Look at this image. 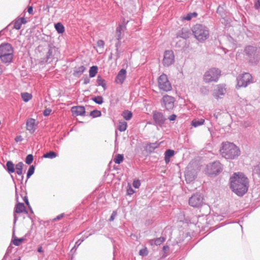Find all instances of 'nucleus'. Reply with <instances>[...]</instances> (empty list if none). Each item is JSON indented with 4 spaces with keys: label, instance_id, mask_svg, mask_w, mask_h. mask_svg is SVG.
<instances>
[{
    "label": "nucleus",
    "instance_id": "nucleus-1",
    "mask_svg": "<svg viewBox=\"0 0 260 260\" xmlns=\"http://www.w3.org/2000/svg\"><path fill=\"white\" fill-rule=\"evenodd\" d=\"M230 184L234 192L239 196H242L248 190V180L243 173H234L230 178Z\"/></svg>",
    "mask_w": 260,
    "mask_h": 260
},
{
    "label": "nucleus",
    "instance_id": "nucleus-2",
    "mask_svg": "<svg viewBox=\"0 0 260 260\" xmlns=\"http://www.w3.org/2000/svg\"><path fill=\"white\" fill-rule=\"evenodd\" d=\"M221 154L226 159H234L240 153L239 149L233 143H222V148L220 150Z\"/></svg>",
    "mask_w": 260,
    "mask_h": 260
},
{
    "label": "nucleus",
    "instance_id": "nucleus-3",
    "mask_svg": "<svg viewBox=\"0 0 260 260\" xmlns=\"http://www.w3.org/2000/svg\"><path fill=\"white\" fill-rule=\"evenodd\" d=\"M13 48L9 43H4L0 45V59L5 64L12 62L13 58Z\"/></svg>",
    "mask_w": 260,
    "mask_h": 260
},
{
    "label": "nucleus",
    "instance_id": "nucleus-4",
    "mask_svg": "<svg viewBox=\"0 0 260 260\" xmlns=\"http://www.w3.org/2000/svg\"><path fill=\"white\" fill-rule=\"evenodd\" d=\"M191 30L194 37L200 42L204 41L209 38V29L203 24H197L192 26Z\"/></svg>",
    "mask_w": 260,
    "mask_h": 260
},
{
    "label": "nucleus",
    "instance_id": "nucleus-5",
    "mask_svg": "<svg viewBox=\"0 0 260 260\" xmlns=\"http://www.w3.org/2000/svg\"><path fill=\"white\" fill-rule=\"evenodd\" d=\"M245 51L249 57V62L255 64L260 59V47L249 46L245 48Z\"/></svg>",
    "mask_w": 260,
    "mask_h": 260
},
{
    "label": "nucleus",
    "instance_id": "nucleus-6",
    "mask_svg": "<svg viewBox=\"0 0 260 260\" xmlns=\"http://www.w3.org/2000/svg\"><path fill=\"white\" fill-rule=\"evenodd\" d=\"M220 71L216 68H211L204 75V80L206 83L217 82L220 76Z\"/></svg>",
    "mask_w": 260,
    "mask_h": 260
},
{
    "label": "nucleus",
    "instance_id": "nucleus-7",
    "mask_svg": "<svg viewBox=\"0 0 260 260\" xmlns=\"http://www.w3.org/2000/svg\"><path fill=\"white\" fill-rule=\"evenodd\" d=\"M158 85L160 90L168 92L172 89V85L167 75L162 74L157 79Z\"/></svg>",
    "mask_w": 260,
    "mask_h": 260
},
{
    "label": "nucleus",
    "instance_id": "nucleus-8",
    "mask_svg": "<svg viewBox=\"0 0 260 260\" xmlns=\"http://www.w3.org/2000/svg\"><path fill=\"white\" fill-rule=\"evenodd\" d=\"M189 205L194 208H200L204 204V199L201 193H196L191 196L188 200Z\"/></svg>",
    "mask_w": 260,
    "mask_h": 260
},
{
    "label": "nucleus",
    "instance_id": "nucleus-9",
    "mask_svg": "<svg viewBox=\"0 0 260 260\" xmlns=\"http://www.w3.org/2000/svg\"><path fill=\"white\" fill-rule=\"evenodd\" d=\"M222 168L221 164L218 161L208 164L206 169V173L208 175H217L221 172Z\"/></svg>",
    "mask_w": 260,
    "mask_h": 260
},
{
    "label": "nucleus",
    "instance_id": "nucleus-10",
    "mask_svg": "<svg viewBox=\"0 0 260 260\" xmlns=\"http://www.w3.org/2000/svg\"><path fill=\"white\" fill-rule=\"evenodd\" d=\"M252 76L248 73L240 75L237 78V85L239 87H246L251 82Z\"/></svg>",
    "mask_w": 260,
    "mask_h": 260
},
{
    "label": "nucleus",
    "instance_id": "nucleus-11",
    "mask_svg": "<svg viewBox=\"0 0 260 260\" xmlns=\"http://www.w3.org/2000/svg\"><path fill=\"white\" fill-rule=\"evenodd\" d=\"M175 61L174 55L173 51L166 50L164 55L162 63L165 67H169L172 65Z\"/></svg>",
    "mask_w": 260,
    "mask_h": 260
},
{
    "label": "nucleus",
    "instance_id": "nucleus-12",
    "mask_svg": "<svg viewBox=\"0 0 260 260\" xmlns=\"http://www.w3.org/2000/svg\"><path fill=\"white\" fill-rule=\"evenodd\" d=\"M162 105L165 107L166 110H170L173 109L174 107V98L171 96L166 95L162 99Z\"/></svg>",
    "mask_w": 260,
    "mask_h": 260
},
{
    "label": "nucleus",
    "instance_id": "nucleus-13",
    "mask_svg": "<svg viewBox=\"0 0 260 260\" xmlns=\"http://www.w3.org/2000/svg\"><path fill=\"white\" fill-rule=\"evenodd\" d=\"M153 119L155 125L162 126L164 124L166 118L162 113L154 111L153 114Z\"/></svg>",
    "mask_w": 260,
    "mask_h": 260
},
{
    "label": "nucleus",
    "instance_id": "nucleus-14",
    "mask_svg": "<svg viewBox=\"0 0 260 260\" xmlns=\"http://www.w3.org/2000/svg\"><path fill=\"white\" fill-rule=\"evenodd\" d=\"M26 213L27 212L26 210V208L23 203H17L15 207V210L14 213V224L15 225L18 217L16 215V213Z\"/></svg>",
    "mask_w": 260,
    "mask_h": 260
},
{
    "label": "nucleus",
    "instance_id": "nucleus-15",
    "mask_svg": "<svg viewBox=\"0 0 260 260\" xmlns=\"http://www.w3.org/2000/svg\"><path fill=\"white\" fill-rule=\"evenodd\" d=\"M226 92L225 85L224 84H219L216 86L214 91V96L218 99L220 96L224 95Z\"/></svg>",
    "mask_w": 260,
    "mask_h": 260
},
{
    "label": "nucleus",
    "instance_id": "nucleus-16",
    "mask_svg": "<svg viewBox=\"0 0 260 260\" xmlns=\"http://www.w3.org/2000/svg\"><path fill=\"white\" fill-rule=\"evenodd\" d=\"M126 77V71L125 69H121L118 73L115 80V82L117 84H122Z\"/></svg>",
    "mask_w": 260,
    "mask_h": 260
},
{
    "label": "nucleus",
    "instance_id": "nucleus-17",
    "mask_svg": "<svg viewBox=\"0 0 260 260\" xmlns=\"http://www.w3.org/2000/svg\"><path fill=\"white\" fill-rule=\"evenodd\" d=\"M126 29V26L124 24H119L116 29L115 37L117 40H121L122 39L121 34Z\"/></svg>",
    "mask_w": 260,
    "mask_h": 260
},
{
    "label": "nucleus",
    "instance_id": "nucleus-18",
    "mask_svg": "<svg viewBox=\"0 0 260 260\" xmlns=\"http://www.w3.org/2000/svg\"><path fill=\"white\" fill-rule=\"evenodd\" d=\"M36 125L35 124V120L32 118H30L27 120L26 122V129L31 134L35 132L36 129Z\"/></svg>",
    "mask_w": 260,
    "mask_h": 260
},
{
    "label": "nucleus",
    "instance_id": "nucleus-19",
    "mask_svg": "<svg viewBox=\"0 0 260 260\" xmlns=\"http://www.w3.org/2000/svg\"><path fill=\"white\" fill-rule=\"evenodd\" d=\"M190 34V33L188 28H182L177 32V37L186 39L189 37Z\"/></svg>",
    "mask_w": 260,
    "mask_h": 260
},
{
    "label": "nucleus",
    "instance_id": "nucleus-20",
    "mask_svg": "<svg viewBox=\"0 0 260 260\" xmlns=\"http://www.w3.org/2000/svg\"><path fill=\"white\" fill-rule=\"evenodd\" d=\"M72 112L76 115H83L85 112L83 106H74L72 108Z\"/></svg>",
    "mask_w": 260,
    "mask_h": 260
},
{
    "label": "nucleus",
    "instance_id": "nucleus-21",
    "mask_svg": "<svg viewBox=\"0 0 260 260\" xmlns=\"http://www.w3.org/2000/svg\"><path fill=\"white\" fill-rule=\"evenodd\" d=\"M166 239L163 237H160L159 238H157L154 239H151L149 241V243L151 245H160L162 244L165 241Z\"/></svg>",
    "mask_w": 260,
    "mask_h": 260
},
{
    "label": "nucleus",
    "instance_id": "nucleus-22",
    "mask_svg": "<svg viewBox=\"0 0 260 260\" xmlns=\"http://www.w3.org/2000/svg\"><path fill=\"white\" fill-rule=\"evenodd\" d=\"M55 50V48L51 45L48 46V50L46 54V57L45 58V62H48L49 59H51L53 58V52Z\"/></svg>",
    "mask_w": 260,
    "mask_h": 260
},
{
    "label": "nucleus",
    "instance_id": "nucleus-23",
    "mask_svg": "<svg viewBox=\"0 0 260 260\" xmlns=\"http://www.w3.org/2000/svg\"><path fill=\"white\" fill-rule=\"evenodd\" d=\"M174 151L171 149H168L166 151L165 153V160L167 164L170 161V158L174 155Z\"/></svg>",
    "mask_w": 260,
    "mask_h": 260
},
{
    "label": "nucleus",
    "instance_id": "nucleus-24",
    "mask_svg": "<svg viewBox=\"0 0 260 260\" xmlns=\"http://www.w3.org/2000/svg\"><path fill=\"white\" fill-rule=\"evenodd\" d=\"M205 122L204 119L203 118H195L191 121V125L194 127H197L204 124Z\"/></svg>",
    "mask_w": 260,
    "mask_h": 260
},
{
    "label": "nucleus",
    "instance_id": "nucleus-25",
    "mask_svg": "<svg viewBox=\"0 0 260 260\" xmlns=\"http://www.w3.org/2000/svg\"><path fill=\"white\" fill-rule=\"evenodd\" d=\"M86 68L84 66L76 68L74 71L73 75L75 76H80L85 71Z\"/></svg>",
    "mask_w": 260,
    "mask_h": 260
},
{
    "label": "nucleus",
    "instance_id": "nucleus-26",
    "mask_svg": "<svg viewBox=\"0 0 260 260\" xmlns=\"http://www.w3.org/2000/svg\"><path fill=\"white\" fill-rule=\"evenodd\" d=\"M7 170L9 173L15 172L14 165L11 161H8L6 163Z\"/></svg>",
    "mask_w": 260,
    "mask_h": 260
},
{
    "label": "nucleus",
    "instance_id": "nucleus-27",
    "mask_svg": "<svg viewBox=\"0 0 260 260\" xmlns=\"http://www.w3.org/2000/svg\"><path fill=\"white\" fill-rule=\"evenodd\" d=\"M96 82L99 86H102L104 90L106 89V84L105 80L103 79L100 76L98 77Z\"/></svg>",
    "mask_w": 260,
    "mask_h": 260
},
{
    "label": "nucleus",
    "instance_id": "nucleus-28",
    "mask_svg": "<svg viewBox=\"0 0 260 260\" xmlns=\"http://www.w3.org/2000/svg\"><path fill=\"white\" fill-rule=\"evenodd\" d=\"M122 115L126 120H129L132 118L133 116V113L132 112L128 110H125L123 112Z\"/></svg>",
    "mask_w": 260,
    "mask_h": 260
},
{
    "label": "nucleus",
    "instance_id": "nucleus-29",
    "mask_svg": "<svg viewBox=\"0 0 260 260\" xmlns=\"http://www.w3.org/2000/svg\"><path fill=\"white\" fill-rule=\"evenodd\" d=\"M55 28L59 34H62L64 31V27L60 22L57 23L55 24Z\"/></svg>",
    "mask_w": 260,
    "mask_h": 260
},
{
    "label": "nucleus",
    "instance_id": "nucleus-30",
    "mask_svg": "<svg viewBox=\"0 0 260 260\" xmlns=\"http://www.w3.org/2000/svg\"><path fill=\"white\" fill-rule=\"evenodd\" d=\"M24 164L22 162H19L16 165V173L19 175H22V169Z\"/></svg>",
    "mask_w": 260,
    "mask_h": 260
},
{
    "label": "nucleus",
    "instance_id": "nucleus-31",
    "mask_svg": "<svg viewBox=\"0 0 260 260\" xmlns=\"http://www.w3.org/2000/svg\"><path fill=\"white\" fill-rule=\"evenodd\" d=\"M98 68L97 66L91 67L89 71V76L91 78L94 77L98 73Z\"/></svg>",
    "mask_w": 260,
    "mask_h": 260
},
{
    "label": "nucleus",
    "instance_id": "nucleus-32",
    "mask_svg": "<svg viewBox=\"0 0 260 260\" xmlns=\"http://www.w3.org/2000/svg\"><path fill=\"white\" fill-rule=\"evenodd\" d=\"M21 95L22 100L25 102H27L32 98V95L28 92L21 93Z\"/></svg>",
    "mask_w": 260,
    "mask_h": 260
},
{
    "label": "nucleus",
    "instance_id": "nucleus-33",
    "mask_svg": "<svg viewBox=\"0 0 260 260\" xmlns=\"http://www.w3.org/2000/svg\"><path fill=\"white\" fill-rule=\"evenodd\" d=\"M57 156V154L53 151H49L43 155V157L44 158H54Z\"/></svg>",
    "mask_w": 260,
    "mask_h": 260
},
{
    "label": "nucleus",
    "instance_id": "nucleus-34",
    "mask_svg": "<svg viewBox=\"0 0 260 260\" xmlns=\"http://www.w3.org/2000/svg\"><path fill=\"white\" fill-rule=\"evenodd\" d=\"M127 123L125 121L120 122L118 125V129L120 132H124L126 129Z\"/></svg>",
    "mask_w": 260,
    "mask_h": 260
},
{
    "label": "nucleus",
    "instance_id": "nucleus-35",
    "mask_svg": "<svg viewBox=\"0 0 260 260\" xmlns=\"http://www.w3.org/2000/svg\"><path fill=\"white\" fill-rule=\"evenodd\" d=\"M91 234H89V235L84 236L79 239L76 243L74 247L73 248L72 250L74 249V248H76V249L85 240V239L87 238L89 236H90Z\"/></svg>",
    "mask_w": 260,
    "mask_h": 260
},
{
    "label": "nucleus",
    "instance_id": "nucleus-36",
    "mask_svg": "<svg viewBox=\"0 0 260 260\" xmlns=\"http://www.w3.org/2000/svg\"><path fill=\"white\" fill-rule=\"evenodd\" d=\"M123 160V156L122 154H117L114 159V161L117 164H120Z\"/></svg>",
    "mask_w": 260,
    "mask_h": 260
},
{
    "label": "nucleus",
    "instance_id": "nucleus-37",
    "mask_svg": "<svg viewBox=\"0 0 260 260\" xmlns=\"http://www.w3.org/2000/svg\"><path fill=\"white\" fill-rule=\"evenodd\" d=\"M253 174H256L260 177V162L258 163L255 166H254L253 170Z\"/></svg>",
    "mask_w": 260,
    "mask_h": 260
},
{
    "label": "nucleus",
    "instance_id": "nucleus-38",
    "mask_svg": "<svg viewBox=\"0 0 260 260\" xmlns=\"http://www.w3.org/2000/svg\"><path fill=\"white\" fill-rule=\"evenodd\" d=\"M90 115L93 118L100 117L101 115V112L98 110H94L90 112Z\"/></svg>",
    "mask_w": 260,
    "mask_h": 260
},
{
    "label": "nucleus",
    "instance_id": "nucleus-39",
    "mask_svg": "<svg viewBox=\"0 0 260 260\" xmlns=\"http://www.w3.org/2000/svg\"><path fill=\"white\" fill-rule=\"evenodd\" d=\"M92 100L96 104L101 105L103 103V98L101 96H96L92 98Z\"/></svg>",
    "mask_w": 260,
    "mask_h": 260
},
{
    "label": "nucleus",
    "instance_id": "nucleus-40",
    "mask_svg": "<svg viewBox=\"0 0 260 260\" xmlns=\"http://www.w3.org/2000/svg\"><path fill=\"white\" fill-rule=\"evenodd\" d=\"M197 16V13L196 12L191 13L187 14L184 18L183 19L186 20H190L193 17H196Z\"/></svg>",
    "mask_w": 260,
    "mask_h": 260
},
{
    "label": "nucleus",
    "instance_id": "nucleus-41",
    "mask_svg": "<svg viewBox=\"0 0 260 260\" xmlns=\"http://www.w3.org/2000/svg\"><path fill=\"white\" fill-rule=\"evenodd\" d=\"M35 172V166L33 165L30 166L27 173V179H28Z\"/></svg>",
    "mask_w": 260,
    "mask_h": 260
},
{
    "label": "nucleus",
    "instance_id": "nucleus-42",
    "mask_svg": "<svg viewBox=\"0 0 260 260\" xmlns=\"http://www.w3.org/2000/svg\"><path fill=\"white\" fill-rule=\"evenodd\" d=\"M23 238H15L13 240V243L16 246H19L21 243L23 241Z\"/></svg>",
    "mask_w": 260,
    "mask_h": 260
},
{
    "label": "nucleus",
    "instance_id": "nucleus-43",
    "mask_svg": "<svg viewBox=\"0 0 260 260\" xmlns=\"http://www.w3.org/2000/svg\"><path fill=\"white\" fill-rule=\"evenodd\" d=\"M33 155L32 154H28L26 156L25 158V162L28 165H30L33 161Z\"/></svg>",
    "mask_w": 260,
    "mask_h": 260
},
{
    "label": "nucleus",
    "instance_id": "nucleus-44",
    "mask_svg": "<svg viewBox=\"0 0 260 260\" xmlns=\"http://www.w3.org/2000/svg\"><path fill=\"white\" fill-rule=\"evenodd\" d=\"M21 25L20 21L17 19L14 22L13 27L16 29H19L21 28Z\"/></svg>",
    "mask_w": 260,
    "mask_h": 260
},
{
    "label": "nucleus",
    "instance_id": "nucleus-45",
    "mask_svg": "<svg viewBox=\"0 0 260 260\" xmlns=\"http://www.w3.org/2000/svg\"><path fill=\"white\" fill-rule=\"evenodd\" d=\"M185 177L186 181L187 182H190L192 181L193 180H194V176L191 177L189 175L188 173H185Z\"/></svg>",
    "mask_w": 260,
    "mask_h": 260
},
{
    "label": "nucleus",
    "instance_id": "nucleus-46",
    "mask_svg": "<svg viewBox=\"0 0 260 260\" xmlns=\"http://www.w3.org/2000/svg\"><path fill=\"white\" fill-rule=\"evenodd\" d=\"M97 46L100 49H103L105 46V43L103 40H100L97 42Z\"/></svg>",
    "mask_w": 260,
    "mask_h": 260
},
{
    "label": "nucleus",
    "instance_id": "nucleus-47",
    "mask_svg": "<svg viewBox=\"0 0 260 260\" xmlns=\"http://www.w3.org/2000/svg\"><path fill=\"white\" fill-rule=\"evenodd\" d=\"M140 185L141 183L139 180H134L133 183V185L135 188H138Z\"/></svg>",
    "mask_w": 260,
    "mask_h": 260
},
{
    "label": "nucleus",
    "instance_id": "nucleus-48",
    "mask_svg": "<svg viewBox=\"0 0 260 260\" xmlns=\"http://www.w3.org/2000/svg\"><path fill=\"white\" fill-rule=\"evenodd\" d=\"M135 192L134 190L132 188V187L129 186V187L127 189V194L129 196H131L134 194Z\"/></svg>",
    "mask_w": 260,
    "mask_h": 260
},
{
    "label": "nucleus",
    "instance_id": "nucleus-49",
    "mask_svg": "<svg viewBox=\"0 0 260 260\" xmlns=\"http://www.w3.org/2000/svg\"><path fill=\"white\" fill-rule=\"evenodd\" d=\"M52 110L50 109H46L43 112V114L45 116H47L49 115L51 112Z\"/></svg>",
    "mask_w": 260,
    "mask_h": 260
},
{
    "label": "nucleus",
    "instance_id": "nucleus-50",
    "mask_svg": "<svg viewBox=\"0 0 260 260\" xmlns=\"http://www.w3.org/2000/svg\"><path fill=\"white\" fill-rule=\"evenodd\" d=\"M254 7L256 9H260V0H255Z\"/></svg>",
    "mask_w": 260,
    "mask_h": 260
},
{
    "label": "nucleus",
    "instance_id": "nucleus-51",
    "mask_svg": "<svg viewBox=\"0 0 260 260\" xmlns=\"http://www.w3.org/2000/svg\"><path fill=\"white\" fill-rule=\"evenodd\" d=\"M121 51L119 49H116V59H118L120 57Z\"/></svg>",
    "mask_w": 260,
    "mask_h": 260
},
{
    "label": "nucleus",
    "instance_id": "nucleus-52",
    "mask_svg": "<svg viewBox=\"0 0 260 260\" xmlns=\"http://www.w3.org/2000/svg\"><path fill=\"white\" fill-rule=\"evenodd\" d=\"M116 214H117L116 212V211H113V213H112L111 216H110L109 220L110 221H112L114 220V219Z\"/></svg>",
    "mask_w": 260,
    "mask_h": 260
},
{
    "label": "nucleus",
    "instance_id": "nucleus-53",
    "mask_svg": "<svg viewBox=\"0 0 260 260\" xmlns=\"http://www.w3.org/2000/svg\"><path fill=\"white\" fill-rule=\"evenodd\" d=\"M64 216V213L60 214L56 216L53 220L54 221L55 220H59L60 219H61Z\"/></svg>",
    "mask_w": 260,
    "mask_h": 260
},
{
    "label": "nucleus",
    "instance_id": "nucleus-54",
    "mask_svg": "<svg viewBox=\"0 0 260 260\" xmlns=\"http://www.w3.org/2000/svg\"><path fill=\"white\" fill-rule=\"evenodd\" d=\"M176 117L177 116L175 114H172L169 116V119L170 121H174L176 119Z\"/></svg>",
    "mask_w": 260,
    "mask_h": 260
},
{
    "label": "nucleus",
    "instance_id": "nucleus-55",
    "mask_svg": "<svg viewBox=\"0 0 260 260\" xmlns=\"http://www.w3.org/2000/svg\"><path fill=\"white\" fill-rule=\"evenodd\" d=\"M18 19L20 21L21 24H25L27 22V21L26 20L25 18L24 17H21L20 18H19Z\"/></svg>",
    "mask_w": 260,
    "mask_h": 260
},
{
    "label": "nucleus",
    "instance_id": "nucleus-56",
    "mask_svg": "<svg viewBox=\"0 0 260 260\" xmlns=\"http://www.w3.org/2000/svg\"><path fill=\"white\" fill-rule=\"evenodd\" d=\"M118 42L115 44L116 49H119V48L121 46V40H117Z\"/></svg>",
    "mask_w": 260,
    "mask_h": 260
},
{
    "label": "nucleus",
    "instance_id": "nucleus-57",
    "mask_svg": "<svg viewBox=\"0 0 260 260\" xmlns=\"http://www.w3.org/2000/svg\"><path fill=\"white\" fill-rule=\"evenodd\" d=\"M139 254L140 255H147V253L146 252V250L141 249L139 251Z\"/></svg>",
    "mask_w": 260,
    "mask_h": 260
},
{
    "label": "nucleus",
    "instance_id": "nucleus-58",
    "mask_svg": "<svg viewBox=\"0 0 260 260\" xmlns=\"http://www.w3.org/2000/svg\"><path fill=\"white\" fill-rule=\"evenodd\" d=\"M16 142H20L22 140V137L21 136H17L15 139Z\"/></svg>",
    "mask_w": 260,
    "mask_h": 260
},
{
    "label": "nucleus",
    "instance_id": "nucleus-59",
    "mask_svg": "<svg viewBox=\"0 0 260 260\" xmlns=\"http://www.w3.org/2000/svg\"><path fill=\"white\" fill-rule=\"evenodd\" d=\"M158 145L156 143H152L150 145V147L152 148L153 149H155L158 147Z\"/></svg>",
    "mask_w": 260,
    "mask_h": 260
},
{
    "label": "nucleus",
    "instance_id": "nucleus-60",
    "mask_svg": "<svg viewBox=\"0 0 260 260\" xmlns=\"http://www.w3.org/2000/svg\"><path fill=\"white\" fill-rule=\"evenodd\" d=\"M24 201L25 202V204L28 206V207H30V205L28 202V200L26 197H25L24 198Z\"/></svg>",
    "mask_w": 260,
    "mask_h": 260
},
{
    "label": "nucleus",
    "instance_id": "nucleus-61",
    "mask_svg": "<svg viewBox=\"0 0 260 260\" xmlns=\"http://www.w3.org/2000/svg\"><path fill=\"white\" fill-rule=\"evenodd\" d=\"M9 249L7 250L5 255H4V257H3V259L2 260H5L7 259V256H8L9 255Z\"/></svg>",
    "mask_w": 260,
    "mask_h": 260
},
{
    "label": "nucleus",
    "instance_id": "nucleus-62",
    "mask_svg": "<svg viewBox=\"0 0 260 260\" xmlns=\"http://www.w3.org/2000/svg\"><path fill=\"white\" fill-rule=\"evenodd\" d=\"M90 82V79L88 78H85L84 80V84H87L89 83Z\"/></svg>",
    "mask_w": 260,
    "mask_h": 260
},
{
    "label": "nucleus",
    "instance_id": "nucleus-63",
    "mask_svg": "<svg viewBox=\"0 0 260 260\" xmlns=\"http://www.w3.org/2000/svg\"><path fill=\"white\" fill-rule=\"evenodd\" d=\"M28 12L29 13V14H31L32 13V12H33V9H32V7H29L28 8Z\"/></svg>",
    "mask_w": 260,
    "mask_h": 260
},
{
    "label": "nucleus",
    "instance_id": "nucleus-64",
    "mask_svg": "<svg viewBox=\"0 0 260 260\" xmlns=\"http://www.w3.org/2000/svg\"><path fill=\"white\" fill-rule=\"evenodd\" d=\"M169 247L168 246L166 245V246H164L163 247V250H164V251H166L167 250H169Z\"/></svg>",
    "mask_w": 260,
    "mask_h": 260
}]
</instances>
